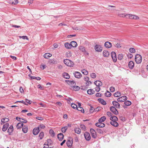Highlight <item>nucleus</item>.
<instances>
[{
  "mask_svg": "<svg viewBox=\"0 0 148 148\" xmlns=\"http://www.w3.org/2000/svg\"><path fill=\"white\" fill-rule=\"evenodd\" d=\"M64 62L66 65L70 67H73L74 65L73 62L67 59H64Z\"/></svg>",
  "mask_w": 148,
  "mask_h": 148,
  "instance_id": "obj_1",
  "label": "nucleus"
},
{
  "mask_svg": "<svg viewBox=\"0 0 148 148\" xmlns=\"http://www.w3.org/2000/svg\"><path fill=\"white\" fill-rule=\"evenodd\" d=\"M135 60L136 63H140L142 61V57L140 55L137 54L135 56Z\"/></svg>",
  "mask_w": 148,
  "mask_h": 148,
  "instance_id": "obj_2",
  "label": "nucleus"
},
{
  "mask_svg": "<svg viewBox=\"0 0 148 148\" xmlns=\"http://www.w3.org/2000/svg\"><path fill=\"white\" fill-rule=\"evenodd\" d=\"M94 49L96 51L101 52L102 50V47L101 45L96 44L94 47Z\"/></svg>",
  "mask_w": 148,
  "mask_h": 148,
  "instance_id": "obj_3",
  "label": "nucleus"
},
{
  "mask_svg": "<svg viewBox=\"0 0 148 148\" xmlns=\"http://www.w3.org/2000/svg\"><path fill=\"white\" fill-rule=\"evenodd\" d=\"M90 132L91 134L92 137L94 138H96L97 137V135L96 132L95 130L92 128H91L90 129Z\"/></svg>",
  "mask_w": 148,
  "mask_h": 148,
  "instance_id": "obj_4",
  "label": "nucleus"
},
{
  "mask_svg": "<svg viewBox=\"0 0 148 148\" xmlns=\"http://www.w3.org/2000/svg\"><path fill=\"white\" fill-rule=\"evenodd\" d=\"M73 74L76 78L78 79L80 78L82 76V74L77 71H75L73 73Z\"/></svg>",
  "mask_w": 148,
  "mask_h": 148,
  "instance_id": "obj_5",
  "label": "nucleus"
},
{
  "mask_svg": "<svg viewBox=\"0 0 148 148\" xmlns=\"http://www.w3.org/2000/svg\"><path fill=\"white\" fill-rule=\"evenodd\" d=\"M110 111L115 115H116L118 114V112L117 109L114 107L111 106L110 107Z\"/></svg>",
  "mask_w": 148,
  "mask_h": 148,
  "instance_id": "obj_6",
  "label": "nucleus"
},
{
  "mask_svg": "<svg viewBox=\"0 0 148 148\" xmlns=\"http://www.w3.org/2000/svg\"><path fill=\"white\" fill-rule=\"evenodd\" d=\"M112 58L114 62H116V61L117 58L116 53L114 52H112L111 53Z\"/></svg>",
  "mask_w": 148,
  "mask_h": 148,
  "instance_id": "obj_7",
  "label": "nucleus"
},
{
  "mask_svg": "<svg viewBox=\"0 0 148 148\" xmlns=\"http://www.w3.org/2000/svg\"><path fill=\"white\" fill-rule=\"evenodd\" d=\"M84 136L85 139L87 141H89L90 139V136L89 133L86 132L84 134Z\"/></svg>",
  "mask_w": 148,
  "mask_h": 148,
  "instance_id": "obj_8",
  "label": "nucleus"
},
{
  "mask_svg": "<svg viewBox=\"0 0 148 148\" xmlns=\"http://www.w3.org/2000/svg\"><path fill=\"white\" fill-rule=\"evenodd\" d=\"M127 99V97L125 96H123L119 97L117 99V101L119 102H122L124 101L125 100Z\"/></svg>",
  "mask_w": 148,
  "mask_h": 148,
  "instance_id": "obj_9",
  "label": "nucleus"
},
{
  "mask_svg": "<svg viewBox=\"0 0 148 148\" xmlns=\"http://www.w3.org/2000/svg\"><path fill=\"white\" fill-rule=\"evenodd\" d=\"M9 126V124L8 123H6L3 125L2 130L3 131L5 132Z\"/></svg>",
  "mask_w": 148,
  "mask_h": 148,
  "instance_id": "obj_10",
  "label": "nucleus"
},
{
  "mask_svg": "<svg viewBox=\"0 0 148 148\" xmlns=\"http://www.w3.org/2000/svg\"><path fill=\"white\" fill-rule=\"evenodd\" d=\"M95 125L96 126L99 127H103L105 126V124L102 122H98L96 123Z\"/></svg>",
  "mask_w": 148,
  "mask_h": 148,
  "instance_id": "obj_11",
  "label": "nucleus"
},
{
  "mask_svg": "<svg viewBox=\"0 0 148 148\" xmlns=\"http://www.w3.org/2000/svg\"><path fill=\"white\" fill-rule=\"evenodd\" d=\"M38 127L34 128L33 130V133L34 135H37L39 132Z\"/></svg>",
  "mask_w": 148,
  "mask_h": 148,
  "instance_id": "obj_12",
  "label": "nucleus"
},
{
  "mask_svg": "<svg viewBox=\"0 0 148 148\" xmlns=\"http://www.w3.org/2000/svg\"><path fill=\"white\" fill-rule=\"evenodd\" d=\"M112 104L116 108H120V105L119 103L116 101H113L112 102Z\"/></svg>",
  "mask_w": 148,
  "mask_h": 148,
  "instance_id": "obj_13",
  "label": "nucleus"
},
{
  "mask_svg": "<svg viewBox=\"0 0 148 148\" xmlns=\"http://www.w3.org/2000/svg\"><path fill=\"white\" fill-rule=\"evenodd\" d=\"M70 88L72 90L77 91L80 89V88L78 86H71Z\"/></svg>",
  "mask_w": 148,
  "mask_h": 148,
  "instance_id": "obj_14",
  "label": "nucleus"
},
{
  "mask_svg": "<svg viewBox=\"0 0 148 148\" xmlns=\"http://www.w3.org/2000/svg\"><path fill=\"white\" fill-rule=\"evenodd\" d=\"M13 130V126L12 125H11L10 126L8 130V132L9 133V134L10 135H11V133L12 132Z\"/></svg>",
  "mask_w": 148,
  "mask_h": 148,
  "instance_id": "obj_15",
  "label": "nucleus"
},
{
  "mask_svg": "<svg viewBox=\"0 0 148 148\" xmlns=\"http://www.w3.org/2000/svg\"><path fill=\"white\" fill-rule=\"evenodd\" d=\"M104 46L106 47L109 48L111 47L112 44L110 42L107 41L105 43Z\"/></svg>",
  "mask_w": 148,
  "mask_h": 148,
  "instance_id": "obj_16",
  "label": "nucleus"
},
{
  "mask_svg": "<svg viewBox=\"0 0 148 148\" xmlns=\"http://www.w3.org/2000/svg\"><path fill=\"white\" fill-rule=\"evenodd\" d=\"M8 2L11 4L16 5L18 3V1L17 0H10Z\"/></svg>",
  "mask_w": 148,
  "mask_h": 148,
  "instance_id": "obj_17",
  "label": "nucleus"
},
{
  "mask_svg": "<svg viewBox=\"0 0 148 148\" xmlns=\"http://www.w3.org/2000/svg\"><path fill=\"white\" fill-rule=\"evenodd\" d=\"M110 119L111 120V121H117L118 120L117 117L114 116H111Z\"/></svg>",
  "mask_w": 148,
  "mask_h": 148,
  "instance_id": "obj_18",
  "label": "nucleus"
},
{
  "mask_svg": "<svg viewBox=\"0 0 148 148\" xmlns=\"http://www.w3.org/2000/svg\"><path fill=\"white\" fill-rule=\"evenodd\" d=\"M94 83L97 86H100L102 85V83L98 80L95 81Z\"/></svg>",
  "mask_w": 148,
  "mask_h": 148,
  "instance_id": "obj_19",
  "label": "nucleus"
},
{
  "mask_svg": "<svg viewBox=\"0 0 148 148\" xmlns=\"http://www.w3.org/2000/svg\"><path fill=\"white\" fill-rule=\"evenodd\" d=\"M73 142L72 140H68L66 142L67 146L69 147H71L72 146Z\"/></svg>",
  "mask_w": 148,
  "mask_h": 148,
  "instance_id": "obj_20",
  "label": "nucleus"
},
{
  "mask_svg": "<svg viewBox=\"0 0 148 148\" xmlns=\"http://www.w3.org/2000/svg\"><path fill=\"white\" fill-rule=\"evenodd\" d=\"M98 101L102 104L103 105H106V101H104L103 99L101 98L98 99Z\"/></svg>",
  "mask_w": 148,
  "mask_h": 148,
  "instance_id": "obj_21",
  "label": "nucleus"
},
{
  "mask_svg": "<svg viewBox=\"0 0 148 148\" xmlns=\"http://www.w3.org/2000/svg\"><path fill=\"white\" fill-rule=\"evenodd\" d=\"M58 138L59 140L61 141L63 139L64 135L60 133L58 135Z\"/></svg>",
  "mask_w": 148,
  "mask_h": 148,
  "instance_id": "obj_22",
  "label": "nucleus"
},
{
  "mask_svg": "<svg viewBox=\"0 0 148 148\" xmlns=\"http://www.w3.org/2000/svg\"><path fill=\"white\" fill-rule=\"evenodd\" d=\"M103 56L105 57H108L110 54L106 50H104L103 52Z\"/></svg>",
  "mask_w": 148,
  "mask_h": 148,
  "instance_id": "obj_23",
  "label": "nucleus"
},
{
  "mask_svg": "<svg viewBox=\"0 0 148 148\" xmlns=\"http://www.w3.org/2000/svg\"><path fill=\"white\" fill-rule=\"evenodd\" d=\"M71 45V47H75L77 46V43L75 41H72L70 43Z\"/></svg>",
  "mask_w": 148,
  "mask_h": 148,
  "instance_id": "obj_24",
  "label": "nucleus"
},
{
  "mask_svg": "<svg viewBox=\"0 0 148 148\" xmlns=\"http://www.w3.org/2000/svg\"><path fill=\"white\" fill-rule=\"evenodd\" d=\"M110 124L115 127H117L119 125L117 121H110Z\"/></svg>",
  "mask_w": 148,
  "mask_h": 148,
  "instance_id": "obj_25",
  "label": "nucleus"
},
{
  "mask_svg": "<svg viewBox=\"0 0 148 148\" xmlns=\"http://www.w3.org/2000/svg\"><path fill=\"white\" fill-rule=\"evenodd\" d=\"M63 76L64 78L66 79H69L70 77L69 74L65 72H64L63 73Z\"/></svg>",
  "mask_w": 148,
  "mask_h": 148,
  "instance_id": "obj_26",
  "label": "nucleus"
},
{
  "mask_svg": "<svg viewBox=\"0 0 148 148\" xmlns=\"http://www.w3.org/2000/svg\"><path fill=\"white\" fill-rule=\"evenodd\" d=\"M87 93L89 95H92L95 92V91L93 89H89L87 90Z\"/></svg>",
  "mask_w": 148,
  "mask_h": 148,
  "instance_id": "obj_27",
  "label": "nucleus"
},
{
  "mask_svg": "<svg viewBox=\"0 0 148 148\" xmlns=\"http://www.w3.org/2000/svg\"><path fill=\"white\" fill-rule=\"evenodd\" d=\"M28 130V128L27 126H23L22 128L23 132L25 133H26Z\"/></svg>",
  "mask_w": 148,
  "mask_h": 148,
  "instance_id": "obj_28",
  "label": "nucleus"
},
{
  "mask_svg": "<svg viewBox=\"0 0 148 148\" xmlns=\"http://www.w3.org/2000/svg\"><path fill=\"white\" fill-rule=\"evenodd\" d=\"M130 19H138L139 17L136 15L130 14Z\"/></svg>",
  "mask_w": 148,
  "mask_h": 148,
  "instance_id": "obj_29",
  "label": "nucleus"
},
{
  "mask_svg": "<svg viewBox=\"0 0 148 148\" xmlns=\"http://www.w3.org/2000/svg\"><path fill=\"white\" fill-rule=\"evenodd\" d=\"M9 119L8 118H4L2 119L1 120V124H2L3 123H5V122H7L8 121Z\"/></svg>",
  "mask_w": 148,
  "mask_h": 148,
  "instance_id": "obj_30",
  "label": "nucleus"
},
{
  "mask_svg": "<svg viewBox=\"0 0 148 148\" xmlns=\"http://www.w3.org/2000/svg\"><path fill=\"white\" fill-rule=\"evenodd\" d=\"M106 118L105 116H103L101 117L100 118L98 121L100 122H102L104 121L106 119Z\"/></svg>",
  "mask_w": 148,
  "mask_h": 148,
  "instance_id": "obj_31",
  "label": "nucleus"
},
{
  "mask_svg": "<svg viewBox=\"0 0 148 148\" xmlns=\"http://www.w3.org/2000/svg\"><path fill=\"white\" fill-rule=\"evenodd\" d=\"M52 56V54L49 53H46L44 55V57L45 58H48Z\"/></svg>",
  "mask_w": 148,
  "mask_h": 148,
  "instance_id": "obj_32",
  "label": "nucleus"
},
{
  "mask_svg": "<svg viewBox=\"0 0 148 148\" xmlns=\"http://www.w3.org/2000/svg\"><path fill=\"white\" fill-rule=\"evenodd\" d=\"M23 124L22 122H20L18 123L16 125V127L17 129H19L23 126Z\"/></svg>",
  "mask_w": 148,
  "mask_h": 148,
  "instance_id": "obj_33",
  "label": "nucleus"
},
{
  "mask_svg": "<svg viewBox=\"0 0 148 148\" xmlns=\"http://www.w3.org/2000/svg\"><path fill=\"white\" fill-rule=\"evenodd\" d=\"M98 109V108H96L95 109L93 107H92L91 106L90 107V112H94L95 111H95H98L99 110L98 109Z\"/></svg>",
  "mask_w": 148,
  "mask_h": 148,
  "instance_id": "obj_34",
  "label": "nucleus"
},
{
  "mask_svg": "<svg viewBox=\"0 0 148 148\" xmlns=\"http://www.w3.org/2000/svg\"><path fill=\"white\" fill-rule=\"evenodd\" d=\"M75 132L77 134H80L81 133V130L79 128H76L74 129Z\"/></svg>",
  "mask_w": 148,
  "mask_h": 148,
  "instance_id": "obj_35",
  "label": "nucleus"
},
{
  "mask_svg": "<svg viewBox=\"0 0 148 148\" xmlns=\"http://www.w3.org/2000/svg\"><path fill=\"white\" fill-rule=\"evenodd\" d=\"M64 46L66 48L68 49L71 48V45L69 43L66 42L65 43Z\"/></svg>",
  "mask_w": 148,
  "mask_h": 148,
  "instance_id": "obj_36",
  "label": "nucleus"
},
{
  "mask_svg": "<svg viewBox=\"0 0 148 148\" xmlns=\"http://www.w3.org/2000/svg\"><path fill=\"white\" fill-rule=\"evenodd\" d=\"M123 55L122 53L119 54L118 56V59L119 60H121L123 58Z\"/></svg>",
  "mask_w": 148,
  "mask_h": 148,
  "instance_id": "obj_37",
  "label": "nucleus"
},
{
  "mask_svg": "<svg viewBox=\"0 0 148 148\" xmlns=\"http://www.w3.org/2000/svg\"><path fill=\"white\" fill-rule=\"evenodd\" d=\"M31 78V79H36L38 80H40L41 79L40 77H35L34 76H31L30 77Z\"/></svg>",
  "mask_w": 148,
  "mask_h": 148,
  "instance_id": "obj_38",
  "label": "nucleus"
},
{
  "mask_svg": "<svg viewBox=\"0 0 148 148\" xmlns=\"http://www.w3.org/2000/svg\"><path fill=\"white\" fill-rule=\"evenodd\" d=\"M67 129L68 127L67 126H65L64 127H62L61 128V130L62 132L65 133L66 132Z\"/></svg>",
  "mask_w": 148,
  "mask_h": 148,
  "instance_id": "obj_39",
  "label": "nucleus"
},
{
  "mask_svg": "<svg viewBox=\"0 0 148 148\" xmlns=\"http://www.w3.org/2000/svg\"><path fill=\"white\" fill-rule=\"evenodd\" d=\"M77 109L79 111H81L82 113H84V109L81 107H77Z\"/></svg>",
  "mask_w": 148,
  "mask_h": 148,
  "instance_id": "obj_40",
  "label": "nucleus"
},
{
  "mask_svg": "<svg viewBox=\"0 0 148 148\" xmlns=\"http://www.w3.org/2000/svg\"><path fill=\"white\" fill-rule=\"evenodd\" d=\"M79 50L82 52L85 51V49L84 47L82 46H79Z\"/></svg>",
  "mask_w": 148,
  "mask_h": 148,
  "instance_id": "obj_41",
  "label": "nucleus"
},
{
  "mask_svg": "<svg viewBox=\"0 0 148 148\" xmlns=\"http://www.w3.org/2000/svg\"><path fill=\"white\" fill-rule=\"evenodd\" d=\"M121 96V93L119 92H117L114 94V96L115 97H118Z\"/></svg>",
  "mask_w": 148,
  "mask_h": 148,
  "instance_id": "obj_42",
  "label": "nucleus"
},
{
  "mask_svg": "<svg viewBox=\"0 0 148 148\" xmlns=\"http://www.w3.org/2000/svg\"><path fill=\"white\" fill-rule=\"evenodd\" d=\"M44 137V133L43 132H41L40 133L39 135V137L40 138V140L42 139Z\"/></svg>",
  "mask_w": 148,
  "mask_h": 148,
  "instance_id": "obj_43",
  "label": "nucleus"
},
{
  "mask_svg": "<svg viewBox=\"0 0 148 148\" xmlns=\"http://www.w3.org/2000/svg\"><path fill=\"white\" fill-rule=\"evenodd\" d=\"M49 133L51 135L52 137H53L55 136V133L52 129H50L49 131Z\"/></svg>",
  "mask_w": 148,
  "mask_h": 148,
  "instance_id": "obj_44",
  "label": "nucleus"
},
{
  "mask_svg": "<svg viewBox=\"0 0 148 148\" xmlns=\"http://www.w3.org/2000/svg\"><path fill=\"white\" fill-rule=\"evenodd\" d=\"M105 96L107 97H110L111 95V93L108 91H107V92L105 93Z\"/></svg>",
  "mask_w": 148,
  "mask_h": 148,
  "instance_id": "obj_45",
  "label": "nucleus"
},
{
  "mask_svg": "<svg viewBox=\"0 0 148 148\" xmlns=\"http://www.w3.org/2000/svg\"><path fill=\"white\" fill-rule=\"evenodd\" d=\"M82 73L85 75H87L88 74V71L85 69H83L82 71Z\"/></svg>",
  "mask_w": 148,
  "mask_h": 148,
  "instance_id": "obj_46",
  "label": "nucleus"
},
{
  "mask_svg": "<svg viewBox=\"0 0 148 148\" xmlns=\"http://www.w3.org/2000/svg\"><path fill=\"white\" fill-rule=\"evenodd\" d=\"M119 16L121 17H125L126 16H127L128 17V18H130V14L125 15V14H119Z\"/></svg>",
  "mask_w": 148,
  "mask_h": 148,
  "instance_id": "obj_47",
  "label": "nucleus"
},
{
  "mask_svg": "<svg viewBox=\"0 0 148 148\" xmlns=\"http://www.w3.org/2000/svg\"><path fill=\"white\" fill-rule=\"evenodd\" d=\"M90 76L92 78H95L96 77V75L94 73H92L90 74Z\"/></svg>",
  "mask_w": 148,
  "mask_h": 148,
  "instance_id": "obj_48",
  "label": "nucleus"
},
{
  "mask_svg": "<svg viewBox=\"0 0 148 148\" xmlns=\"http://www.w3.org/2000/svg\"><path fill=\"white\" fill-rule=\"evenodd\" d=\"M19 37L20 38H22L23 39H26V40H29V38H28V37L26 36H19Z\"/></svg>",
  "mask_w": 148,
  "mask_h": 148,
  "instance_id": "obj_49",
  "label": "nucleus"
},
{
  "mask_svg": "<svg viewBox=\"0 0 148 148\" xmlns=\"http://www.w3.org/2000/svg\"><path fill=\"white\" fill-rule=\"evenodd\" d=\"M134 66V63L132 61H130V69H132L133 68Z\"/></svg>",
  "mask_w": 148,
  "mask_h": 148,
  "instance_id": "obj_50",
  "label": "nucleus"
},
{
  "mask_svg": "<svg viewBox=\"0 0 148 148\" xmlns=\"http://www.w3.org/2000/svg\"><path fill=\"white\" fill-rule=\"evenodd\" d=\"M55 62V61L54 60L51 59L48 61V62L49 64H54Z\"/></svg>",
  "mask_w": 148,
  "mask_h": 148,
  "instance_id": "obj_51",
  "label": "nucleus"
},
{
  "mask_svg": "<svg viewBox=\"0 0 148 148\" xmlns=\"http://www.w3.org/2000/svg\"><path fill=\"white\" fill-rule=\"evenodd\" d=\"M136 52V50L134 48H130V53H134Z\"/></svg>",
  "mask_w": 148,
  "mask_h": 148,
  "instance_id": "obj_52",
  "label": "nucleus"
},
{
  "mask_svg": "<svg viewBox=\"0 0 148 148\" xmlns=\"http://www.w3.org/2000/svg\"><path fill=\"white\" fill-rule=\"evenodd\" d=\"M115 46L117 48H120L121 47V45L120 43H117L115 45Z\"/></svg>",
  "mask_w": 148,
  "mask_h": 148,
  "instance_id": "obj_53",
  "label": "nucleus"
},
{
  "mask_svg": "<svg viewBox=\"0 0 148 148\" xmlns=\"http://www.w3.org/2000/svg\"><path fill=\"white\" fill-rule=\"evenodd\" d=\"M71 107L73 108H77V106L73 103H72L71 104Z\"/></svg>",
  "mask_w": 148,
  "mask_h": 148,
  "instance_id": "obj_54",
  "label": "nucleus"
},
{
  "mask_svg": "<svg viewBox=\"0 0 148 148\" xmlns=\"http://www.w3.org/2000/svg\"><path fill=\"white\" fill-rule=\"evenodd\" d=\"M97 130L99 133L102 134L103 133V131L100 128H98L97 129Z\"/></svg>",
  "mask_w": 148,
  "mask_h": 148,
  "instance_id": "obj_55",
  "label": "nucleus"
},
{
  "mask_svg": "<svg viewBox=\"0 0 148 148\" xmlns=\"http://www.w3.org/2000/svg\"><path fill=\"white\" fill-rule=\"evenodd\" d=\"M70 85L72 86V85H75L76 84V82L75 81L72 80L71 81V83H70Z\"/></svg>",
  "mask_w": 148,
  "mask_h": 148,
  "instance_id": "obj_56",
  "label": "nucleus"
},
{
  "mask_svg": "<svg viewBox=\"0 0 148 148\" xmlns=\"http://www.w3.org/2000/svg\"><path fill=\"white\" fill-rule=\"evenodd\" d=\"M47 142L48 143V144H48V145H51L52 143V140L50 139H48L47 140Z\"/></svg>",
  "mask_w": 148,
  "mask_h": 148,
  "instance_id": "obj_57",
  "label": "nucleus"
},
{
  "mask_svg": "<svg viewBox=\"0 0 148 148\" xmlns=\"http://www.w3.org/2000/svg\"><path fill=\"white\" fill-rule=\"evenodd\" d=\"M92 83V82L90 81L89 80L88 81H87L86 82V86H89V84H91Z\"/></svg>",
  "mask_w": 148,
  "mask_h": 148,
  "instance_id": "obj_58",
  "label": "nucleus"
},
{
  "mask_svg": "<svg viewBox=\"0 0 148 148\" xmlns=\"http://www.w3.org/2000/svg\"><path fill=\"white\" fill-rule=\"evenodd\" d=\"M124 104L126 106H130V101H127L125 102Z\"/></svg>",
  "mask_w": 148,
  "mask_h": 148,
  "instance_id": "obj_59",
  "label": "nucleus"
},
{
  "mask_svg": "<svg viewBox=\"0 0 148 148\" xmlns=\"http://www.w3.org/2000/svg\"><path fill=\"white\" fill-rule=\"evenodd\" d=\"M25 101L29 104H30L32 103V101L31 100L27 99H25Z\"/></svg>",
  "mask_w": 148,
  "mask_h": 148,
  "instance_id": "obj_60",
  "label": "nucleus"
},
{
  "mask_svg": "<svg viewBox=\"0 0 148 148\" xmlns=\"http://www.w3.org/2000/svg\"><path fill=\"white\" fill-rule=\"evenodd\" d=\"M110 91L112 92H114L115 90L114 87L112 86H111L110 88Z\"/></svg>",
  "mask_w": 148,
  "mask_h": 148,
  "instance_id": "obj_61",
  "label": "nucleus"
},
{
  "mask_svg": "<svg viewBox=\"0 0 148 148\" xmlns=\"http://www.w3.org/2000/svg\"><path fill=\"white\" fill-rule=\"evenodd\" d=\"M46 67V66L45 65L42 64L40 66V68L42 70L44 69Z\"/></svg>",
  "mask_w": 148,
  "mask_h": 148,
  "instance_id": "obj_62",
  "label": "nucleus"
},
{
  "mask_svg": "<svg viewBox=\"0 0 148 148\" xmlns=\"http://www.w3.org/2000/svg\"><path fill=\"white\" fill-rule=\"evenodd\" d=\"M100 86H97L95 88V90L97 92H99L100 90Z\"/></svg>",
  "mask_w": 148,
  "mask_h": 148,
  "instance_id": "obj_63",
  "label": "nucleus"
},
{
  "mask_svg": "<svg viewBox=\"0 0 148 148\" xmlns=\"http://www.w3.org/2000/svg\"><path fill=\"white\" fill-rule=\"evenodd\" d=\"M107 114L108 116H112V114L110 112H107Z\"/></svg>",
  "mask_w": 148,
  "mask_h": 148,
  "instance_id": "obj_64",
  "label": "nucleus"
}]
</instances>
